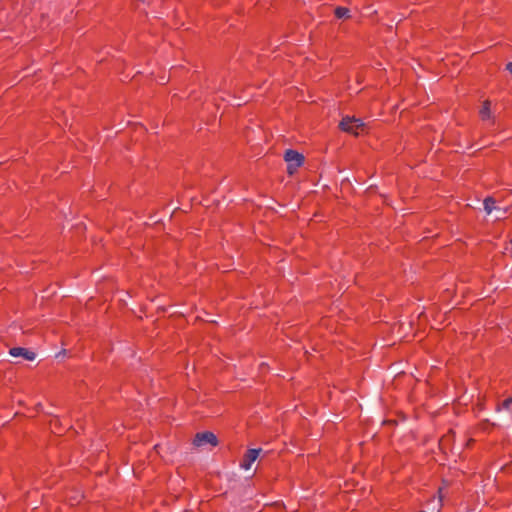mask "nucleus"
Returning <instances> with one entry per match:
<instances>
[{
  "label": "nucleus",
  "mask_w": 512,
  "mask_h": 512,
  "mask_svg": "<svg viewBox=\"0 0 512 512\" xmlns=\"http://www.w3.org/2000/svg\"><path fill=\"white\" fill-rule=\"evenodd\" d=\"M284 159L287 162V171L289 174H293L304 161L303 155L294 150H287Z\"/></svg>",
  "instance_id": "2"
},
{
  "label": "nucleus",
  "mask_w": 512,
  "mask_h": 512,
  "mask_svg": "<svg viewBox=\"0 0 512 512\" xmlns=\"http://www.w3.org/2000/svg\"><path fill=\"white\" fill-rule=\"evenodd\" d=\"M510 245H511V251H512V240H511V242H510Z\"/></svg>",
  "instance_id": "11"
},
{
  "label": "nucleus",
  "mask_w": 512,
  "mask_h": 512,
  "mask_svg": "<svg viewBox=\"0 0 512 512\" xmlns=\"http://www.w3.org/2000/svg\"><path fill=\"white\" fill-rule=\"evenodd\" d=\"M335 16L339 19H342V18H350V10L348 8H345V7H337L335 9Z\"/></svg>",
  "instance_id": "8"
},
{
  "label": "nucleus",
  "mask_w": 512,
  "mask_h": 512,
  "mask_svg": "<svg viewBox=\"0 0 512 512\" xmlns=\"http://www.w3.org/2000/svg\"><path fill=\"white\" fill-rule=\"evenodd\" d=\"M483 204H484V210L486 211L487 214H491L492 211L496 209L495 200L491 197H487L484 200Z\"/></svg>",
  "instance_id": "7"
},
{
  "label": "nucleus",
  "mask_w": 512,
  "mask_h": 512,
  "mask_svg": "<svg viewBox=\"0 0 512 512\" xmlns=\"http://www.w3.org/2000/svg\"><path fill=\"white\" fill-rule=\"evenodd\" d=\"M339 127L341 130L351 133L353 135H359L365 129V124L360 118L355 117H343Z\"/></svg>",
  "instance_id": "1"
},
{
  "label": "nucleus",
  "mask_w": 512,
  "mask_h": 512,
  "mask_svg": "<svg viewBox=\"0 0 512 512\" xmlns=\"http://www.w3.org/2000/svg\"><path fill=\"white\" fill-rule=\"evenodd\" d=\"M511 404H512V397L507 398L506 400H504L503 403H502V407L505 408V409H508Z\"/></svg>",
  "instance_id": "9"
},
{
  "label": "nucleus",
  "mask_w": 512,
  "mask_h": 512,
  "mask_svg": "<svg viewBox=\"0 0 512 512\" xmlns=\"http://www.w3.org/2000/svg\"><path fill=\"white\" fill-rule=\"evenodd\" d=\"M506 69L512 74V62L507 64Z\"/></svg>",
  "instance_id": "10"
},
{
  "label": "nucleus",
  "mask_w": 512,
  "mask_h": 512,
  "mask_svg": "<svg viewBox=\"0 0 512 512\" xmlns=\"http://www.w3.org/2000/svg\"><path fill=\"white\" fill-rule=\"evenodd\" d=\"M9 354L12 357H15V358L21 357L28 361H33L36 357V354L33 351L23 348V347H13L9 350Z\"/></svg>",
  "instance_id": "4"
},
{
  "label": "nucleus",
  "mask_w": 512,
  "mask_h": 512,
  "mask_svg": "<svg viewBox=\"0 0 512 512\" xmlns=\"http://www.w3.org/2000/svg\"><path fill=\"white\" fill-rule=\"evenodd\" d=\"M260 449H250L246 452L240 464L241 468L249 470L259 456Z\"/></svg>",
  "instance_id": "5"
},
{
  "label": "nucleus",
  "mask_w": 512,
  "mask_h": 512,
  "mask_svg": "<svg viewBox=\"0 0 512 512\" xmlns=\"http://www.w3.org/2000/svg\"><path fill=\"white\" fill-rule=\"evenodd\" d=\"M193 444L198 447L204 446L206 444H210L211 446H216L217 445V437L212 432L197 433L194 438Z\"/></svg>",
  "instance_id": "3"
},
{
  "label": "nucleus",
  "mask_w": 512,
  "mask_h": 512,
  "mask_svg": "<svg viewBox=\"0 0 512 512\" xmlns=\"http://www.w3.org/2000/svg\"><path fill=\"white\" fill-rule=\"evenodd\" d=\"M480 117L483 121L492 120L491 104L488 100L484 101L479 111Z\"/></svg>",
  "instance_id": "6"
}]
</instances>
